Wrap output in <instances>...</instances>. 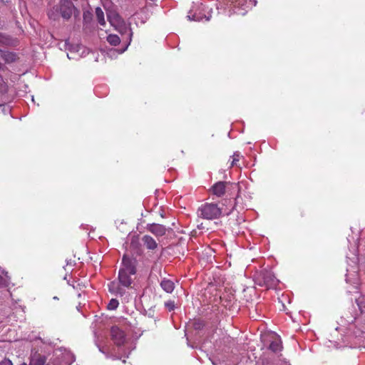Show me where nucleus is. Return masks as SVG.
Masks as SVG:
<instances>
[{
  "mask_svg": "<svg viewBox=\"0 0 365 365\" xmlns=\"http://www.w3.org/2000/svg\"><path fill=\"white\" fill-rule=\"evenodd\" d=\"M137 259L135 257L124 255L122 258L121 267L118 272L119 283L129 287L133 282L136 274Z\"/></svg>",
  "mask_w": 365,
  "mask_h": 365,
  "instance_id": "f257e3e1",
  "label": "nucleus"
},
{
  "mask_svg": "<svg viewBox=\"0 0 365 365\" xmlns=\"http://www.w3.org/2000/svg\"><path fill=\"white\" fill-rule=\"evenodd\" d=\"M199 216L207 219L213 220L220 217L222 214L221 209L216 204L207 203L202 205L198 209Z\"/></svg>",
  "mask_w": 365,
  "mask_h": 365,
  "instance_id": "f03ea898",
  "label": "nucleus"
},
{
  "mask_svg": "<svg viewBox=\"0 0 365 365\" xmlns=\"http://www.w3.org/2000/svg\"><path fill=\"white\" fill-rule=\"evenodd\" d=\"M60 12L61 16L66 19H69L73 14L75 17L78 16L79 11L74 7L73 4L69 2L61 3L60 4Z\"/></svg>",
  "mask_w": 365,
  "mask_h": 365,
  "instance_id": "7ed1b4c3",
  "label": "nucleus"
},
{
  "mask_svg": "<svg viewBox=\"0 0 365 365\" xmlns=\"http://www.w3.org/2000/svg\"><path fill=\"white\" fill-rule=\"evenodd\" d=\"M111 339L117 346H121L125 342V334L118 327H113L110 329Z\"/></svg>",
  "mask_w": 365,
  "mask_h": 365,
  "instance_id": "20e7f679",
  "label": "nucleus"
},
{
  "mask_svg": "<svg viewBox=\"0 0 365 365\" xmlns=\"http://www.w3.org/2000/svg\"><path fill=\"white\" fill-rule=\"evenodd\" d=\"M228 184L227 182H217L212 186L210 190L213 195L217 197H222L225 193L226 186Z\"/></svg>",
  "mask_w": 365,
  "mask_h": 365,
  "instance_id": "39448f33",
  "label": "nucleus"
},
{
  "mask_svg": "<svg viewBox=\"0 0 365 365\" xmlns=\"http://www.w3.org/2000/svg\"><path fill=\"white\" fill-rule=\"evenodd\" d=\"M147 230L158 237L163 236L166 232L165 226L160 224H148L147 225Z\"/></svg>",
  "mask_w": 365,
  "mask_h": 365,
  "instance_id": "423d86ee",
  "label": "nucleus"
},
{
  "mask_svg": "<svg viewBox=\"0 0 365 365\" xmlns=\"http://www.w3.org/2000/svg\"><path fill=\"white\" fill-rule=\"evenodd\" d=\"M107 19L110 24L115 27L120 26L122 21L120 16L113 11H109L107 13Z\"/></svg>",
  "mask_w": 365,
  "mask_h": 365,
  "instance_id": "0eeeda50",
  "label": "nucleus"
},
{
  "mask_svg": "<svg viewBox=\"0 0 365 365\" xmlns=\"http://www.w3.org/2000/svg\"><path fill=\"white\" fill-rule=\"evenodd\" d=\"M144 245L148 250H155L157 247V243L155 240L149 235H145L142 238Z\"/></svg>",
  "mask_w": 365,
  "mask_h": 365,
  "instance_id": "6e6552de",
  "label": "nucleus"
},
{
  "mask_svg": "<svg viewBox=\"0 0 365 365\" xmlns=\"http://www.w3.org/2000/svg\"><path fill=\"white\" fill-rule=\"evenodd\" d=\"M160 286L163 288V289L168 293H171L175 288L173 282L166 279L162 280V282H160Z\"/></svg>",
  "mask_w": 365,
  "mask_h": 365,
  "instance_id": "1a4fd4ad",
  "label": "nucleus"
},
{
  "mask_svg": "<svg viewBox=\"0 0 365 365\" xmlns=\"http://www.w3.org/2000/svg\"><path fill=\"white\" fill-rule=\"evenodd\" d=\"M1 58L8 63H13L17 60V55L13 52H3Z\"/></svg>",
  "mask_w": 365,
  "mask_h": 365,
  "instance_id": "9d476101",
  "label": "nucleus"
},
{
  "mask_svg": "<svg viewBox=\"0 0 365 365\" xmlns=\"http://www.w3.org/2000/svg\"><path fill=\"white\" fill-rule=\"evenodd\" d=\"M96 15L98 23L101 25L104 26L106 24L104 14L101 8L98 7L96 9Z\"/></svg>",
  "mask_w": 365,
  "mask_h": 365,
  "instance_id": "9b49d317",
  "label": "nucleus"
},
{
  "mask_svg": "<svg viewBox=\"0 0 365 365\" xmlns=\"http://www.w3.org/2000/svg\"><path fill=\"white\" fill-rule=\"evenodd\" d=\"M108 42L112 46H117L120 43V39L115 34H110L107 37Z\"/></svg>",
  "mask_w": 365,
  "mask_h": 365,
  "instance_id": "f8f14e48",
  "label": "nucleus"
},
{
  "mask_svg": "<svg viewBox=\"0 0 365 365\" xmlns=\"http://www.w3.org/2000/svg\"><path fill=\"white\" fill-rule=\"evenodd\" d=\"M269 349L274 352L279 351L281 349V343L279 339H276L272 341L269 344Z\"/></svg>",
  "mask_w": 365,
  "mask_h": 365,
  "instance_id": "ddd939ff",
  "label": "nucleus"
},
{
  "mask_svg": "<svg viewBox=\"0 0 365 365\" xmlns=\"http://www.w3.org/2000/svg\"><path fill=\"white\" fill-rule=\"evenodd\" d=\"M30 365H49L46 364V359L43 356H38L36 359H34Z\"/></svg>",
  "mask_w": 365,
  "mask_h": 365,
  "instance_id": "4468645a",
  "label": "nucleus"
},
{
  "mask_svg": "<svg viewBox=\"0 0 365 365\" xmlns=\"http://www.w3.org/2000/svg\"><path fill=\"white\" fill-rule=\"evenodd\" d=\"M118 301L115 299L110 300L107 307L109 310H115L118 307Z\"/></svg>",
  "mask_w": 365,
  "mask_h": 365,
  "instance_id": "2eb2a0df",
  "label": "nucleus"
},
{
  "mask_svg": "<svg viewBox=\"0 0 365 365\" xmlns=\"http://www.w3.org/2000/svg\"><path fill=\"white\" fill-rule=\"evenodd\" d=\"M109 288H110V290H111L113 292H118V293H121L120 291V288L118 287V286L116 285L115 282H112L109 284Z\"/></svg>",
  "mask_w": 365,
  "mask_h": 365,
  "instance_id": "dca6fc26",
  "label": "nucleus"
},
{
  "mask_svg": "<svg viewBox=\"0 0 365 365\" xmlns=\"http://www.w3.org/2000/svg\"><path fill=\"white\" fill-rule=\"evenodd\" d=\"M165 305L169 311L173 310L175 308V304L173 301H168L165 302Z\"/></svg>",
  "mask_w": 365,
  "mask_h": 365,
  "instance_id": "f3484780",
  "label": "nucleus"
},
{
  "mask_svg": "<svg viewBox=\"0 0 365 365\" xmlns=\"http://www.w3.org/2000/svg\"><path fill=\"white\" fill-rule=\"evenodd\" d=\"M239 158H240V154L237 153H235L233 155V160L231 163V166H234L235 165H236V163L239 160Z\"/></svg>",
  "mask_w": 365,
  "mask_h": 365,
  "instance_id": "a211bd4d",
  "label": "nucleus"
},
{
  "mask_svg": "<svg viewBox=\"0 0 365 365\" xmlns=\"http://www.w3.org/2000/svg\"><path fill=\"white\" fill-rule=\"evenodd\" d=\"M7 281L3 277L0 276V289L7 286Z\"/></svg>",
  "mask_w": 365,
  "mask_h": 365,
  "instance_id": "6ab92c4d",
  "label": "nucleus"
},
{
  "mask_svg": "<svg viewBox=\"0 0 365 365\" xmlns=\"http://www.w3.org/2000/svg\"><path fill=\"white\" fill-rule=\"evenodd\" d=\"M0 365H13V364L10 359H4L0 361Z\"/></svg>",
  "mask_w": 365,
  "mask_h": 365,
  "instance_id": "aec40b11",
  "label": "nucleus"
},
{
  "mask_svg": "<svg viewBox=\"0 0 365 365\" xmlns=\"http://www.w3.org/2000/svg\"><path fill=\"white\" fill-rule=\"evenodd\" d=\"M8 39L3 34H0V44H6Z\"/></svg>",
  "mask_w": 365,
  "mask_h": 365,
  "instance_id": "412c9836",
  "label": "nucleus"
},
{
  "mask_svg": "<svg viewBox=\"0 0 365 365\" xmlns=\"http://www.w3.org/2000/svg\"><path fill=\"white\" fill-rule=\"evenodd\" d=\"M69 1H70L69 0H60V4L61 3L69 2Z\"/></svg>",
  "mask_w": 365,
  "mask_h": 365,
  "instance_id": "4be33fe9",
  "label": "nucleus"
},
{
  "mask_svg": "<svg viewBox=\"0 0 365 365\" xmlns=\"http://www.w3.org/2000/svg\"><path fill=\"white\" fill-rule=\"evenodd\" d=\"M132 35V33L130 31H129V36H131Z\"/></svg>",
  "mask_w": 365,
  "mask_h": 365,
  "instance_id": "5701e85b",
  "label": "nucleus"
},
{
  "mask_svg": "<svg viewBox=\"0 0 365 365\" xmlns=\"http://www.w3.org/2000/svg\"><path fill=\"white\" fill-rule=\"evenodd\" d=\"M21 365H26V364H21Z\"/></svg>",
  "mask_w": 365,
  "mask_h": 365,
  "instance_id": "b1692460",
  "label": "nucleus"
}]
</instances>
